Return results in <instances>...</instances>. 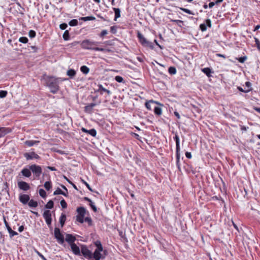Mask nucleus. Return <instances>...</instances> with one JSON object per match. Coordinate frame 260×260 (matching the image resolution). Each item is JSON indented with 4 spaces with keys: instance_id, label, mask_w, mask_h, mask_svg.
<instances>
[{
    "instance_id": "obj_2",
    "label": "nucleus",
    "mask_w": 260,
    "mask_h": 260,
    "mask_svg": "<svg viewBox=\"0 0 260 260\" xmlns=\"http://www.w3.org/2000/svg\"><path fill=\"white\" fill-rule=\"evenodd\" d=\"M45 80L47 85L50 89L51 92L54 94L59 90L58 81L57 79L53 77L47 76Z\"/></svg>"
},
{
    "instance_id": "obj_16",
    "label": "nucleus",
    "mask_w": 260,
    "mask_h": 260,
    "mask_svg": "<svg viewBox=\"0 0 260 260\" xmlns=\"http://www.w3.org/2000/svg\"><path fill=\"white\" fill-rule=\"evenodd\" d=\"M11 129L8 127H0V138L4 137L6 135L10 133Z\"/></svg>"
},
{
    "instance_id": "obj_1",
    "label": "nucleus",
    "mask_w": 260,
    "mask_h": 260,
    "mask_svg": "<svg viewBox=\"0 0 260 260\" xmlns=\"http://www.w3.org/2000/svg\"><path fill=\"white\" fill-rule=\"evenodd\" d=\"M100 42L93 41L88 39L83 40L81 43V47L82 49L87 50H92L97 51L104 52L106 49L103 48L98 47L97 46Z\"/></svg>"
},
{
    "instance_id": "obj_63",
    "label": "nucleus",
    "mask_w": 260,
    "mask_h": 260,
    "mask_svg": "<svg viewBox=\"0 0 260 260\" xmlns=\"http://www.w3.org/2000/svg\"><path fill=\"white\" fill-rule=\"evenodd\" d=\"M47 168L51 171H56V169L54 167L49 166L47 167Z\"/></svg>"
},
{
    "instance_id": "obj_53",
    "label": "nucleus",
    "mask_w": 260,
    "mask_h": 260,
    "mask_svg": "<svg viewBox=\"0 0 260 260\" xmlns=\"http://www.w3.org/2000/svg\"><path fill=\"white\" fill-rule=\"evenodd\" d=\"M81 181H82V182L83 184H84L86 185V186L87 187V188H88L90 191H93V190H92V188L90 187V186L89 184L87 182H86V181H85V180H84L83 179H82V180H81Z\"/></svg>"
},
{
    "instance_id": "obj_51",
    "label": "nucleus",
    "mask_w": 260,
    "mask_h": 260,
    "mask_svg": "<svg viewBox=\"0 0 260 260\" xmlns=\"http://www.w3.org/2000/svg\"><path fill=\"white\" fill-rule=\"evenodd\" d=\"M254 41H255V45H256L257 49L258 50L260 49V42L258 40V39L257 38L254 37Z\"/></svg>"
},
{
    "instance_id": "obj_10",
    "label": "nucleus",
    "mask_w": 260,
    "mask_h": 260,
    "mask_svg": "<svg viewBox=\"0 0 260 260\" xmlns=\"http://www.w3.org/2000/svg\"><path fill=\"white\" fill-rule=\"evenodd\" d=\"M24 156L27 160L33 159H39L40 158V156L34 151L25 153L24 154Z\"/></svg>"
},
{
    "instance_id": "obj_15",
    "label": "nucleus",
    "mask_w": 260,
    "mask_h": 260,
    "mask_svg": "<svg viewBox=\"0 0 260 260\" xmlns=\"http://www.w3.org/2000/svg\"><path fill=\"white\" fill-rule=\"evenodd\" d=\"M76 238L72 234H67L66 235V241L70 245L75 243Z\"/></svg>"
},
{
    "instance_id": "obj_62",
    "label": "nucleus",
    "mask_w": 260,
    "mask_h": 260,
    "mask_svg": "<svg viewBox=\"0 0 260 260\" xmlns=\"http://www.w3.org/2000/svg\"><path fill=\"white\" fill-rule=\"evenodd\" d=\"M172 22H176L177 23H183V21L182 20H171Z\"/></svg>"
},
{
    "instance_id": "obj_29",
    "label": "nucleus",
    "mask_w": 260,
    "mask_h": 260,
    "mask_svg": "<svg viewBox=\"0 0 260 260\" xmlns=\"http://www.w3.org/2000/svg\"><path fill=\"white\" fill-rule=\"evenodd\" d=\"M154 112L155 115L160 116L162 114V109L160 107L155 106L154 108Z\"/></svg>"
},
{
    "instance_id": "obj_25",
    "label": "nucleus",
    "mask_w": 260,
    "mask_h": 260,
    "mask_svg": "<svg viewBox=\"0 0 260 260\" xmlns=\"http://www.w3.org/2000/svg\"><path fill=\"white\" fill-rule=\"evenodd\" d=\"M66 220V215L62 213L59 217V222L61 227H63Z\"/></svg>"
},
{
    "instance_id": "obj_22",
    "label": "nucleus",
    "mask_w": 260,
    "mask_h": 260,
    "mask_svg": "<svg viewBox=\"0 0 260 260\" xmlns=\"http://www.w3.org/2000/svg\"><path fill=\"white\" fill-rule=\"evenodd\" d=\"M83 199L84 200L87 201L89 203V206L94 212H97V208L96 206L93 204L92 201L89 198H88V197H84Z\"/></svg>"
},
{
    "instance_id": "obj_9",
    "label": "nucleus",
    "mask_w": 260,
    "mask_h": 260,
    "mask_svg": "<svg viewBox=\"0 0 260 260\" xmlns=\"http://www.w3.org/2000/svg\"><path fill=\"white\" fill-rule=\"evenodd\" d=\"M43 216L48 226H50L52 222L51 213L50 211L48 210H45L43 214Z\"/></svg>"
},
{
    "instance_id": "obj_59",
    "label": "nucleus",
    "mask_w": 260,
    "mask_h": 260,
    "mask_svg": "<svg viewBox=\"0 0 260 260\" xmlns=\"http://www.w3.org/2000/svg\"><path fill=\"white\" fill-rule=\"evenodd\" d=\"M4 223H5V226L7 228V230H8V229H10L9 228H11V227L9 226L8 222L6 221V220L5 219H4Z\"/></svg>"
},
{
    "instance_id": "obj_47",
    "label": "nucleus",
    "mask_w": 260,
    "mask_h": 260,
    "mask_svg": "<svg viewBox=\"0 0 260 260\" xmlns=\"http://www.w3.org/2000/svg\"><path fill=\"white\" fill-rule=\"evenodd\" d=\"M240 63H244L247 59L246 56L240 57L236 58Z\"/></svg>"
},
{
    "instance_id": "obj_33",
    "label": "nucleus",
    "mask_w": 260,
    "mask_h": 260,
    "mask_svg": "<svg viewBox=\"0 0 260 260\" xmlns=\"http://www.w3.org/2000/svg\"><path fill=\"white\" fill-rule=\"evenodd\" d=\"M62 37H63V39L64 41H68L69 40H70V34H69V30H66L63 34V36H62Z\"/></svg>"
},
{
    "instance_id": "obj_42",
    "label": "nucleus",
    "mask_w": 260,
    "mask_h": 260,
    "mask_svg": "<svg viewBox=\"0 0 260 260\" xmlns=\"http://www.w3.org/2000/svg\"><path fill=\"white\" fill-rule=\"evenodd\" d=\"M40 196L43 198H45L46 197V192L43 189H40L39 190Z\"/></svg>"
},
{
    "instance_id": "obj_8",
    "label": "nucleus",
    "mask_w": 260,
    "mask_h": 260,
    "mask_svg": "<svg viewBox=\"0 0 260 260\" xmlns=\"http://www.w3.org/2000/svg\"><path fill=\"white\" fill-rule=\"evenodd\" d=\"M54 236L59 243L63 244L64 243V237L61 233L59 229L58 228H55L54 229Z\"/></svg>"
},
{
    "instance_id": "obj_48",
    "label": "nucleus",
    "mask_w": 260,
    "mask_h": 260,
    "mask_svg": "<svg viewBox=\"0 0 260 260\" xmlns=\"http://www.w3.org/2000/svg\"><path fill=\"white\" fill-rule=\"evenodd\" d=\"M60 205L63 209H66L67 208V203L64 199H62L60 201Z\"/></svg>"
},
{
    "instance_id": "obj_64",
    "label": "nucleus",
    "mask_w": 260,
    "mask_h": 260,
    "mask_svg": "<svg viewBox=\"0 0 260 260\" xmlns=\"http://www.w3.org/2000/svg\"><path fill=\"white\" fill-rule=\"evenodd\" d=\"M24 226L23 225H21L18 228V231L19 232H22L23 230H24Z\"/></svg>"
},
{
    "instance_id": "obj_44",
    "label": "nucleus",
    "mask_w": 260,
    "mask_h": 260,
    "mask_svg": "<svg viewBox=\"0 0 260 260\" xmlns=\"http://www.w3.org/2000/svg\"><path fill=\"white\" fill-rule=\"evenodd\" d=\"M19 41L22 43H27L28 41V39L25 37H21L19 39Z\"/></svg>"
},
{
    "instance_id": "obj_4",
    "label": "nucleus",
    "mask_w": 260,
    "mask_h": 260,
    "mask_svg": "<svg viewBox=\"0 0 260 260\" xmlns=\"http://www.w3.org/2000/svg\"><path fill=\"white\" fill-rule=\"evenodd\" d=\"M137 38L138 39L139 43L144 47H147L151 49L154 48L153 44L148 41L144 36L139 31L137 32Z\"/></svg>"
},
{
    "instance_id": "obj_14",
    "label": "nucleus",
    "mask_w": 260,
    "mask_h": 260,
    "mask_svg": "<svg viewBox=\"0 0 260 260\" xmlns=\"http://www.w3.org/2000/svg\"><path fill=\"white\" fill-rule=\"evenodd\" d=\"M19 200L21 203L23 204H26L30 200L29 195L23 194H20L19 197Z\"/></svg>"
},
{
    "instance_id": "obj_50",
    "label": "nucleus",
    "mask_w": 260,
    "mask_h": 260,
    "mask_svg": "<svg viewBox=\"0 0 260 260\" xmlns=\"http://www.w3.org/2000/svg\"><path fill=\"white\" fill-rule=\"evenodd\" d=\"M7 91L5 90H0V98H5L7 95Z\"/></svg>"
},
{
    "instance_id": "obj_38",
    "label": "nucleus",
    "mask_w": 260,
    "mask_h": 260,
    "mask_svg": "<svg viewBox=\"0 0 260 260\" xmlns=\"http://www.w3.org/2000/svg\"><path fill=\"white\" fill-rule=\"evenodd\" d=\"M9 229H8V232L9 233L10 238H12L13 236L18 235V233L12 230L11 228H9Z\"/></svg>"
},
{
    "instance_id": "obj_55",
    "label": "nucleus",
    "mask_w": 260,
    "mask_h": 260,
    "mask_svg": "<svg viewBox=\"0 0 260 260\" xmlns=\"http://www.w3.org/2000/svg\"><path fill=\"white\" fill-rule=\"evenodd\" d=\"M68 25L67 23H61L59 25V28L62 30L66 29Z\"/></svg>"
},
{
    "instance_id": "obj_30",
    "label": "nucleus",
    "mask_w": 260,
    "mask_h": 260,
    "mask_svg": "<svg viewBox=\"0 0 260 260\" xmlns=\"http://www.w3.org/2000/svg\"><path fill=\"white\" fill-rule=\"evenodd\" d=\"M28 204L30 207H34V208L37 207L38 205V202L33 200H29L28 202Z\"/></svg>"
},
{
    "instance_id": "obj_28",
    "label": "nucleus",
    "mask_w": 260,
    "mask_h": 260,
    "mask_svg": "<svg viewBox=\"0 0 260 260\" xmlns=\"http://www.w3.org/2000/svg\"><path fill=\"white\" fill-rule=\"evenodd\" d=\"M176 166L179 170H180V152H176Z\"/></svg>"
},
{
    "instance_id": "obj_24",
    "label": "nucleus",
    "mask_w": 260,
    "mask_h": 260,
    "mask_svg": "<svg viewBox=\"0 0 260 260\" xmlns=\"http://www.w3.org/2000/svg\"><path fill=\"white\" fill-rule=\"evenodd\" d=\"M22 174L26 177H29L31 176V171L30 169L24 168L21 170Z\"/></svg>"
},
{
    "instance_id": "obj_32",
    "label": "nucleus",
    "mask_w": 260,
    "mask_h": 260,
    "mask_svg": "<svg viewBox=\"0 0 260 260\" xmlns=\"http://www.w3.org/2000/svg\"><path fill=\"white\" fill-rule=\"evenodd\" d=\"M44 186L47 190H49L52 188V182L51 181H46L44 184Z\"/></svg>"
},
{
    "instance_id": "obj_12",
    "label": "nucleus",
    "mask_w": 260,
    "mask_h": 260,
    "mask_svg": "<svg viewBox=\"0 0 260 260\" xmlns=\"http://www.w3.org/2000/svg\"><path fill=\"white\" fill-rule=\"evenodd\" d=\"M18 186L20 189L24 191H27L30 188V185L28 183L23 181H19L18 182Z\"/></svg>"
},
{
    "instance_id": "obj_21",
    "label": "nucleus",
    "mask_w": 260,
    "mask_h": 260,
    "mask_svg": "<svg viewBox=\"0 0 260 260\" xmlns=\"http://www.w3.org/2000/svg\"><path fill=\"white\" fill-rule=\"evenodd\" d=\"M202 72H203L208 77H210L212 76L211 73H213V72L211 70V69L209 68H205L201 69Z\"/></svg>"
},
{
    "instance_id": "obj_61",
    "label": "nucleus",
    "mask_w": 260,
    "mask_h": 260,
    "mask_svg": "<svg viewBox=\"0 0 260 260\" xmlns=\"http://www.w3.org/2000/svg\"><path fill=\"white\" fill-rule=\"evenodd\" d=\"M215 4V2H210L209 5H208V6L210 8H212Z\"/></svg>"
},
{
    "instance_id": "obj_6",
    "label": "nucleus",
    "mask_w": 260,
    "mask_h": 260,
    "mask_svg": "<svg viewBox=\"0 0 260 260\" xmlns=\"http://www.w3.org/2000/svg\"><path fill=\"white\" fill-rule=\"evenodd\" d=\"M81 253L88 260H94L93 253L86 246H84L81 247Z\"/></svg>"
},
{
    "instance_id": "obj_56",
    "label": "nucleus",
    "mask_w": 260,
    "mask_h": 260,
    "mask_svg": "<svg viewBox=\"0 0 260 260\" xmlns=\"http://www.w3.org/2000/svg\"><path fill=\"white\" fill-rule=\"evenodd\" d=\"M92 109L93 108H90V107L89 105H88L85 107V111L86 112H91L92 110Z\"/></svg>"
},
{
    "instance_id": "obj_23",
    "label": "nucleus",
    "mask_w": 260,
    "mask_h": 260,
    "mask_svg": "<svg viewBox=\"0 0 260 260\" xmlns=\"http://www.w3.org/2000/svg\"><path fill=\"white\" fill-rule=\"evenodd\" d=\"M39 141L36 140H27L24 142L25 144L28 147H31L35 144H39Z\"/></svg>"
},
{
    "instance_id": "obj_54",
    "label": "nucleus",
    "mask_w": 260,
    "mask_h": 260,
    "mask_svg": "<svg viewBox=\"0 0 260 260\" xmlns=\"http://www.w3.org/2000/svg\"><path fill=\"white\" fill-rule=\"evenodd\" d=\"M108 34V31L106 29L103 30L100 34L99 35V36L101 38H104V37Z\"/></svg>"
},
{
    "instance_id": "obj_40",
    "label": "nucleus",
    "mask_w": 260,
    "mask_h": 260,
    "mask_svg": "<svg viewBox=\"0 0 260 260\" xmlns=\"http://www.w3.org/2000/svg\"><path fill=\"white\" fill-rule=\"evenodd\" d=\"M154 103V102L152 100L146 102L145 104L146 108L149 110H151L152 108L151 107V103Z\"/></svg>"
},
{
    "instance_id": "obj_60",
    "label": "nucleus",
    "mask_w": 260,
    "mask_h": 260,
    "mask_svg": "<svg viewBox=\"0 0 260 260\" xmlns=\"http://www.w3.org/2000/svg\"><path fill=\"white\" fill-rule=\"evenodd\" d=\"M174 115L177 118V119H180V115L179 114V113L177 111H175L174 112Z\"/></svg>"
},
{
    "instance_id": "obj_3",
    "label": "nucleus",
    "mask_w": 260,
    "mask_h": 260,
    "mask_svg": "<svg viewBox=\"0 0 260 260\" xmlns=\"http://www.w3.org/2000/svg\"><path fill=\"white\" fill-rule=\"evenodd\" d=\"M94 245L96 248L95 249L93 252V257L94 260H100L101 259H104L105 255H106L107 251L105 250L104 251V255L101 253V252L103 251V247L100 241L97 240L94 242Z\"/></svg>"
},
{
    "instance_id": "obj_31",
    "label": "nucleus",
    "mask_w": 260,
    "mask_h": 260,
    "mask_svg": "<svg viewBox=\"0 0 260 260\" xmlns=\"http://www.w3.org/2000/svg\"><path fill=\"white\" fill-rule=\"evenodd\" d=\"M95 19V18L92 16L83 17H80L79 18V20H83L84 21H90V20H94Z\"/></svg>"
},
{
    "instance_id": "obj_58",
    "label": "nucleus",
    "mask_w": 260,
    "mask_h": 260,
    "mask_svg": "<svg viewBox=\"0 0 260 260\" xmlns=\"http://www.w3.org/2000/svg\"><path fill=\"white\" fill-rule=\"evenodd\" d=\"M245 85H246V87H247L248 88H252L251 87V83H250V82H249V81H247V82H245Z\"/></svg>"
},
{
    "instance_id": "obj_49",
    "label": "nucleus",
    "mask_w": 260,
    "mask_h": 260,
    "mask_svg": "<svg viewBox=\"0 0 260 260\" xmlns=\"http://www.w3.org/2000/svg\"><path fill=\"white\" fill-rule=\"evenodd\" d=\"M117 26L114 25V26H112L110 27V31L113 34H115L117 32Z\"/></svg>"
},
{
    "instance_id": "obj_19",
    "label": "nucleus",
    "mask_w": 260,
    "mask_h": 260,
    "mask_svg": "<svg viewBox=\"0 0 260 260\" xmlns=\"http://www.w3.org/2000/svg\"><path fill=\"white\" fill-rule=\"evenodd\" d=\"M173 138L176 142V152H180V148L179 137L178 135L177 134H176Z\"/></svg>"
},
{
    "instance_id": "obj_27",
    "label": "nucleus",
    "mask_w": 260,
    "mask_h": 260,
    "mask_svg": "<svg viewBox=\"0 0 260 260\" xmlns=\"http://www.w3.org/2000/svg\"><path fill=\"white\" fill-rule=\"evenodd\" d=\"M62 194L65 197H67V193L63 191L59 188H57L53 192V195Z\"/></svg>"
},
{
    "instance_id": "obj_45",
    "label": "nucleus",
    "mask_w": 260,
    "mask_h": 260,
    "mask_svg": "<svg viewBox=\"0 0 260 260\" xmlns=\"http://www.w3.org/2000/svg\"><path fill=\"white\" fill-rule=\"evenodd\" d=\"M237 89H238V90H239L241 92H245V93H248L249 92V91H251L252 90V88H248V89L247 90H244L240 86H238L237 87Z\"/></svg>"
},
{
    "instance_id": "obj_35",
    "label": "nucleus",
    "mask_w": 260,
    "mask_h": 260,
    "mask_svg": "<svg viewBox=\"0 0 260 260\" xmlns=\"http://www.w3.org/2000/svg\"><path fill=\"white\" fill-rule=\"evenodd\" d=\"M54 203L52 200L49 201L45 205V207L47 209H52L53 208Z\"/></svg>"
},
{
    "instance_id": "obj_39",
    "label": "nucleus",
    "mask_w": 260,
    "mask_h": 260,
    "mask_svg": "<svg viewBox=\"0 0 260 260\" xmlns=\"http://www.w3.org/2000/svg\"><path fill=\"white\" fill-rule=\"evenodd\" d=\"M180 9L183 12L187 13V14H190V15H194V13L190 11V10L189 9H186V8H180Z\"/></svg>"
},
{
    "instance_id": "obj_11",
    "label": "nucleus",
    "mask_w": 260,
    "mask_h": 260,
    "mask_svg": "<svg viewBox=\"0 0 260 260\" xmlns=\"http://www.w3.org/2000/svg\"><path fill=\"white\" fill-rule=\"evenodd\" d=\"M207 26L209 28L212 26L211 21L209 19H207L205 20V23H202L200 25V29L202 31H205L207 30Z\"/></svg>"
},
{
    "instance_id": "obj_37",
    "label": "nucleus",
    "mask_w": 260,
    "mask_h": 260,
    "mask_svg": "<svg viewBox=\"0 0 260 260\" xmlns=\"http://www.w3.org/2000/svg\"><path fill=\"white\" fill-rule=\"evenodd\" d=\"M168 72L171 75H175L177 73L176 69L174 67H170L168 69Z\"/></svg>"
},
{
    "instance_id": "obj_34",
    "label": "nucleus",
    "mask_w": 260,
    "mask_h": 260,
    "mask_svg": "<svg viewBox=\"0 0 260 260\" xmlns=\"http://www.w3.org/2000/svg\"><path fill=\"white\" fill-rule=\"evenodd\" d=\"M81 71L85 74H87L89 72V69L86 66H83L80 68Z\"/></svg>"
},
{
    "instance_id": "obj_43",
    "label": "nucleus",
    "mask_w": 260,
    "mask_h": 260,
    "mask_svg": "<svg viewBox=\"0 0 260 260\" xmlns=\"http://www.w3.org/2000/svg\"><path fill=\"white\" fill-rule=\"evenodd\" d=\"M115 80L118 83H124L123 78L120 76H116L115 77Z\"/></svg>"
},
{
    "instance_id": "obj_7",
    "label": "nucleus",
    "mask_w": 260,
    "mask_h": 260,
    "mask_svg": "<svg viewBox=\"0 0 260 260\" xmlns=\"http://www.w3.org/2000/svg\"><path fill=\"white\" fill-rule=\"evenodd\" d=\"M29 168L37 178L39 177L42 173V169L40 166L35 164L31 165Z\"/></svg>"
},
{
    "instance_id": "obj_46",
    "label": "nucleus",
    "mask_w": 260,
    "mask_h": 260,
    "mask_svg": "<svg viewBox=\"0 0 260 260\" xmlns=\"http://www.w3.org/2000/svg\"><path fill=\"white\" fill-rule=\"evenodd\" d=\"M28 36L30 38H34L36 36V31L34 30H30L28 32Z\"/></svg>"
},
{
    "instance_id": "obj_57",
    "label": "nucleus",
    "mask_w": 260,
    "mask_h": 260,
    "mask_svg": "<svg viewBox=\"0 0 260 260\" xmlns=\"http://www.w3.org/2000/svg\"><path fill=\"white\" fill-rule=\"evenodd\" d=\"M185 156L187 158L190 159L192 157L191 154L190 152H186L185 153Z\"/></svg>"
},
{
    "instance_id": "obj_5",
    "label": "nucleus",
    "mask_w": 260,
    "mask_h": 260,
    "mask_svg": "<svg viewBox=\"0 0 260 260\" xmlns=\"http://www.w3.org/2000/svg\"><path fill=\"white\" fill-rule=\"evenodd\" d=\"M77 215L76 216V220L81 223L84 222V219L86 213V209L83 207L77 208Z\"/></svg>"
},
{
    "instance_id": "obj_17",
    "label": "nucleus",
    "mask_w": 260,
    "mask_h": 260,
    "mask_svg": "<svg viewBox=\"0 0 260 260\" xmlns=\"http://www.w3.org/2000/svg\"><path fill=\"white\" fill-rule=\"evenodd\" d=\"M81 131L82 132L87 133L92 137H95L96 135V131L94 128L88 130L84 127H82Z\"/></svg>"
},
{
    "instance_id": "obj_13",
    "label": "nucleus",
    "mask_w": 260,
    "mask_h": 260,
    "mask_svg": "<svg viewBox=\"0 0 260 260\" xmlns=\"http://www.w3.org/2000/svg\"><path fill=\"white\" fill-rule=\"evenodd\" d=\"M98 88L96 90V92H99L100 93V94H103L104 93H106L108 95H110L111 94V91L109 90L106 89L104 88L102 85L99 84L98 85Z\"/></svg>"
},
{
    "instance_id": "obj_36",
    "label": "nucleus",
    "mask_w": 260,
    "mask_h": 260,
    "mask_svg": "<svg viewBox=\"0 0 260 260\" xmlns=\"http://www.w3.org/2000/svg\"><path fill=\"white\" fill-rule=\"evenodd\" d=\"M67 75L70 77H73L76 75V71L73 69H70L67 71Z\"/></svg>"
},
{
    "instance_id": "obj_20",
    "label": "nucleus",
    "mask_w": 260,
    "mask_h": 260,
    "mask_svg": "<svg viewBox=\"0 0 260 260\" xmlns=\"http://www.w3.org/2000/svg\"><path fill=\"white\" fill-rule=\"evenodd\" d=\"M173 138L176 142V152H180V148L179 137L178 135L177 134H176Z\"/></svg>"
},
{
    "instance_id": "obj_41",
    "label": "nucleus",
    "mask_w": 260,
    "mask_h": 260,
    "mask_svg": "<svg viewBox=\"0 0 260 260\" xmlns=\"http://www.w3.org/2000/svg\"><path fill=\"white\" fill-rule=\"evenodd\" d=\"M69 24L71 26H75L78 25V21L77 19H72L69 22Z\"/></svg>"
},
{
    "instance_id": "obj_18",
    "label": "nucleus",
    "mask_w": 260,
    "mask_h": 260,
    "mask_svg": "<svg viewBox=\"0 0 260 260\" xmlns=\"http://www.w3.org/2000/svg\"><path fill=\"white\" fill-rule=\"evenodd\" d=\"M70 246H71V249H72L73 252L75 255H80V251L79 247L75 243L72 244L71 245H70Z\"/></svg>"
},
{
    "instance_id": "obj_26",
    "label": "nucleus",
    "mask_w": 260,
    "mask_h": 260,
    "mask_svg": "<svg viewBox=\"0 0 260 260\" xmlns=\"http://www.w3.org/2000/svg\"><path fill=\"white\" fill-rule=\"evenodd\" d=\"M113 10L115 12L114 20L116 21L118 18L120 17V10L116 8H113Z\"/></svg>"
},
{
    "instance_id": "obj_52",
    "label": "nucleus",
    "mask_w": 260,
    "mask_h": 260,
    "mask_svg": "<svg viewBox=\"0 0 260 260\" xmlns=\"http://www.w3.org/2000/svg\"><path fill=\"white\" fill-rule=\"evenodd\" d=\"M84 221H85L88 223L89 225H91L92 224V219L90 217H86L84 219Z\"/></svg>"
}]
</instances>
